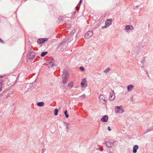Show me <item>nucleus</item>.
Returning a JSON list of instances; mask_svg holds the SVG:
<instances>
[{"label": "nucleus", "mask_w": 153, "mask_h": 153, "mask_svg": "<svg viewBox=\"0 0 153 153\" xmlns=\"http://www.w3.org/2000/svg\"><path fill=\"white\" fill-rule=\"evenodd\" d=\"M134 52L135 53H136V54L137 55H138V52H136V51L135 50L134 51Z\"/></svg>", "instance_id": "obj_39"}, {"label": "nucleus", "mask_w": 153, "mask_h": 153, "mask_svg": "<svg viewBox=\"0 0 153 153\" xmlns=\"http://www.w3.org/2000/svg\"><path fill=\"white\" fill-rule=\"evenodd\" d=\"M108 130L109 131H110L111 130L110 127L109 126L108 127Z\"/></svg>", "instance_id": "obj_34"}, {"label": "nucleus", "mask_w": 153, "mask_h": 153, "mask_svg": "<svg viewBox=\"0 0 153 153\" xmlns=\"http://www.w3.org/2000/svg\"><path fill=\"white\" fill-rule=\"evenodd\" d=\"M145 71L146 72L147 74V75L149 74L148 72L146 70H145Z\"/></svg>", "instance_id": "obj_40"}, {"label": "nucleus", "mask_w": 153, "mask_h": 153, "mask_svg": "<svg viewBox=\"0 0 153 153\" xmlns=\"http://www.w3.org/2000/svg\"><path fill=\"white\" fill-rule=\"evenodd\" d=\"M54 65L55 64H54V62L53 61H52L50 62L48 64V67L49 68H52L53 67Z\"/></svg>", "instance_id": "obj_16"}, {"label": "nucleus", "mask_w": 153, "mask_h": 153, "mask_svg": "<svg viewBox=\"0 0 153 153\" xmlns=\"http://www.w3.org/2000/svg\"><path fill=\"white\" fill-rule=\"evenodd\" d=\"M69 76V75L68 72L65 69L63 71L62 77H65V78H68Z\"/></svg>", "instance_id": "obj_10"}, {"label": "nucleus", "mask_w": 153, "mask_h": 153, "mask_svg": "<svg viewBox=\"0 0 153 153\" xmlns=\"http://www.w3.org/2000/svg\"><path fill=\"white\" fill-rule=\"evenodd\" d=\"M133 27L131 25H127L125 27V30H127V31L129 30H132L133 29Z\"/></svg>", "instance_id": "obj_14"}, {"label": "nucleus", "mask_w": 153, "mask_h": 153, "mask_svg": "<svg viewBox=\"0 0 153 153\" xmlns=\"http://www.w3.org/2000/svg\"><path fill=\"white\" fill-rule=\"evenodd\" d=\"M76 10H78L79 9V7L77 6L76 7Z\"/></svg>", "instance_id": "obj_36"}, {"label": "nucleus", "mask_w": 153, "mask_h": 153, "mask_svg": "<svg viewBox=\"0 0 153 153\" xmlns=\"http://www.w3.org/2000/svg\"><path fill=\"white\" fill-rule=\"evenodd\" d=\"M65 43L66 42L65 41H63L60 43V46H61L62 45H63L65 44Z\"/></svg>", "instance_id": "obj_29"}, {"label": "nucleus", "mask_w": 153, "mask_h": 153, "mask_svg": "<svg viewBox=\"0 0 153 153\" xmlns=\"http://www.w3.org/2000/svg\"><path fill=\"white\" fill-rule=\"evenodd\" d=\"M63 124H64V125H66V129L67 130H68V129H69L68 125H69V123H66L65 122H64Z\"/></svg>", "instance_id": "obj_21"}, {"label": "nucleus", "mask_w": 153, "mask_h": 153, "mask_svg": "<svg viewBox=\"0 0 153 153\" xmlns=\"http://www.w3.org/2000/svg\"><path fill=\"white\" fill-rule=\"evenodd\" d=\"M87 82V81L85 79H83L82 80V82L81 83V85L82 87H86L87 85H85V84Z\"/></svg>", "instance_id": "obj_12"}, {"label": "nucleus", "mask_w": 153, "mask_h": 153, "mask_svg": "<svg viewBox=\"0 0 153 153\" xmlns=\"http://www.w3.org/2000/svg\"><path fill=\"white\" fill-rule=\"evenodd\" d=\"M148 75V77H149H149H150V76H149V74H148V75Z\"/></svg>", "instance_id": "obj_46"}, {"label": "nucleus", "mask_w": 153, "mask_h": 153, "mask_svg": "<svg viewBox=\"0 0 153 153\" xmlns=\"http://www.w3.org/2000/svg\"><path fill=\"white\" fill-rule=\"evenodd\" d=\"M133 87L134 86L132 85H128L127 86L128 91H131L133 89Z\"/></svg>", "instance_id": "obj_15"}, {"label": "nucleus", "mask_w": 153, "mask_h": 153, "mask_svg": "<svg viewBox=\"0 0 153 153\" xmlns=\"http://www.w3.org/2000/svg\"><path fill=\"white\" fill-rule=\"evenodd\" d=\"M112 22V20L111 19H107L105 22V25L104 26L102 27L103 28L108 27L111 24Z\"/></svg>", "instance_id": "obj_1"}, {"label": "nucleus", "mask_w": 153, "mask_h": 153, "mask_svg": "<svg viewBox=\"0 0 153 153\" xmlns=\"http://www.w3.org/2000/svg\"><path fill=\"white\" fill-rule=\"evenodd\" d=\"M73 83L72 82H70L68 85V87L71 88L73 86Z\"/></svg>", "instance_id": "obj_17"}, {"label": "nucleus", "mask_w": 153, "mask_h": 153, "mask_svg": "<svg viewBox=\"0 0 153 153\" xmlns=\"http://www.w3.org/2000/svg\"><path fill=\"white\" fill-rule=\"evenodd\" d=\"M82 2V0H80L79 1V3H81Z\"/></svg>", "instance_id": "obj_41"}, {"label": "nucleus", "mask_w": 153, "mask_h": 153, "mask_svg": "<svg viewBox=\"0 0 153 153\" xmlns=\"http://www.w3.org/2000/svg\"><path fill=\"white\" fill-rule=\"evenodd\" d=\"M36 54L35 52H32L31 53H28L27 56V57L29 59H33L35 56Z\"/></svg>", "instance_id": "obj_2"}, {"label": "nucleus", "mask_w": 153, "mask_h": 153, "mask_svg": "<svg viewBox=\"0 0 153 153\" xmlns=\"http://www.w3.org/2000/svg\"><path fill=\"white\" fill-rule=\"evenodd\" d=\"M42 153H44V152H45V150L44 149H42Z\"/></svg>", "instance_id": "obj_37"}, {"label": "nucleus", "mask_w": 153, "mask_h": 153, "mask_svg": "<svg viewBox=\"0 0 153 153\" xmlns=\"http://www.w3.org/2000/svg\"><path fill=\"white\" fill-rule=\"evenodd\" d=\"M112 92L110 93L109 99L110 100H113L115 98V94L113 90H111Z\"/></svg>", "instance_id": "obj_8"}, {"label": "nucleus", "mask_w": 153, "mask_h": 153, "mask_svg": "<svg viewBox=\"0 0 153 153\" xmlns=\"http://www.w3.org/2000/svg\"><path fill=\"white\" fill-rule=\"evenodd\" d=\"M108 117L107 115H105L101 119V120L103 122H106L108 120Z\"/></svg>", "instance_id": "obj_11"}, {"label": "nucleus", "mask_w": 153, "mask_h": 153, "mask_svg": "<svg viewBox=\"0 0 153 153\" xmlns=\"http://www.w3.org/2000/svg\"><path fill=\"white\" fill-rule=\"evenodd\" d=\"M93 34V33L92 31H87L85 34V37L88 39L91 37Z\"/></svg>", "instance_id": "obj_6"}, {"label": "nucleus", "mask_w": 153, "mask_h": 153, "mask_svg": "<svg viewBox=\"0 0 153 153\" xmlns=\"http://www.w3.org/2000/svg\"><path fill=\"white\" fill-rule=\"evenodd\" d=\"M144 60H141L140 62L141 63H143L144 62Z\"/></svg>", "instance_id": "obj_35"}, {"label": "nucleus", "mask_w": 153, "mask_h": 153, "mask_svg": "<svg viewBox=\"0 0 153 153\" xmlns=\"http://www.w3.org/2000/svg\"><path fill=\"white\" fill-rule=\"evenodd\" d=\"M67 78H65V77H62V82L63 83L65 84L67 82V80L66 79Z\"/></svg>", "instance_id": "obj_22"}, {"label": "nucleus", "mask_w": 153, "mask_h": 153, "mask_svg": "<svg viewBox=\"0 0 153 153\" xmlns=\"http://www.w3.org/2000/svg\"><path fill=\"white\" fill-rule=\"evenodd\" d=\"M33 86V85L31 83H27L25 84L24 85L23 87H26L27 88V90H25V91H29V90Z\"/></svg>", "instance_id": "obj_7"}, {"label": "nucleus", "mask_w": 153, "mask_h": 153, "mask_svg": "<svg viewBox=\"0 0 153 153\" xmlns=\"http://www.w3.org/2000/svg\"><path fill=\"white\" fill-rule=\"evenodd\" d=\"M32 52H34L32 51L31 47H30L29 49V51L28 53H31Z\"/></svg>", "instance_id": "obj_28"}, {"label": "nucleus", "mask_w": 153, "mask_h": 153, "mask_svg": "<svg viewBox=\"0 0 153 153\" xmlns=\"http://www.w3.org/2000/svg\"><path fill=\"white\" fill-rule=\"evenodd\" d=\"M48 40V39L47 38H40L37 41V42L38 44H43L45 42L47 41Z\"/></svg>", "instance_id": "obj_9"}, {"label": "nucleus", "mask_w": 153, "mask_h": 153, "mask_svg": "<svg viewBox=\"0 0 153 153\" xmlns=\"http://www.w3.org/2000/svg\"><path fill=\"white\" fill-rule=\"evenodd\" d=\"M140 66L142 68H143L144 67V66L143 65L141 66Z\"/></svg>", "instance_id": "obj_43"}, {"label": "nucleus", "mask_w": 153, "mask_h": 153, "mask_svg": "<svg viewBox=\"0 0 153 153\" xmlns=\"http://www.w3.org/2000/svg\"><path fill=\"white\" fill-rule=\"evenodd\" d=\"M139 147L137 145H135L133 147V153H136L137 152V150L138 149Z\"/></svg>", "instance_id": "obj_13"}, {"label": "nucleus", "mask_w": 153, "mask_h": 153, "mask_svg": "<svg viewBox=\"0 0 153 153\" xmlns=\"http://www.w3.org/2000/svg\"><path fill=\"white\" fill-rule=\"evenodd\" d=\"M110 70V68L109 67L107 68L103 72L104 73H107Z\"/></svg>", "instance_id": "obj_26"}, {"label": "nucleus", "mask_w": 153, "mask_h": 153, "mask_svg": "<svg viewBox=\"0 0 153 153\" xmlns=\"http://www.w3.org/2000/svg\"><path fill=\"white\" fill-rule=\"evenodd\" d=\"M80 69L82 71H83L84 70V68L82 66H80L79 67Z\"/></svg>", "instance_id": "obj_30"}, {"label": "nucleus", "mask_w": 153, "mask_h": 153, "mask_svg": "<svg viewBox=\"0 0 153 153\" xmlns=\"http://www.w3.org/2000/svg\"><path fill=\"white\" fill-rule=\"evenodd\" d=\"M48 53L47 51L43 52L41 54V56L42 57H43L45 56L46 54Z\"/></svg>", "instance_id": "obj_19"}, {"label": "nucleus", "mask_w": 153, "mask_h": 153, "mask_svg": "<svg viewBox=\"0 0 153 153\" xmlns=\"http://www.w3.org/2000/svg\"><path fill=\"white\" fill-rule=\"evenodd\" d=\"M2 81L1 80H0V88H2Z\"/></svg>", "instance_id": "obj_27"}, {"label": "nucleus", "mask_w": 153, "mask_h": 153, "mask_svg": "<svg viewBox=\"0 0 153 153\" xmlns=\"http://www.w3.org/2000/svg\"><path fill=\"white\" fill-rule=\"evenodd\" d=\"M114 141H111L110 140L105 141L104 144H105L108 147H111L114 145Z\"/></svg>", "instance_id": "obj_4"}, {"label": "nucleus", "mask_w": 153, "mask_h": 153, "mask_svg": "<svg viewBox=\"0 0 153 153\" xmlns=\"http://www.w3.org/2000/svg\"><path fill=\"white\" fill-rule=\"evenodd\" d=\"M2 89V88H0V92H1V91Z\"/></svg>", "instance_id": "obj_44"}, {"label": "nucleus", "mask_w": 153, "mask_h": 153, "mask_svg": "<svg viewBox=\"0 0 153 153\" xmlns=\"http://www.w3.org/2000/svg\"><path fill=\"white\" fill-rule=\"evenodd\" d=\"M65 115V117L67 118H68L69 117L68 114H67V110L65 111L64 112Z\"/></svg>", "instance_id": "obj_23"}, {"label": "nucleus", "mask_w": 153, "mask_h": 153, "mask_svg": "<svg viewBox=\"0 0 153 153\" xmlns=\"http://www.w3.org/2000/svg\"><path fill=\"white\" fill-rule=\"evenodd\" d=\"M3 77H4V76H3L0 75V78H2Z\"/></svg>", "instance_id": "obj_42"}, {"label": "nucleus", "mask_w": 153, "mask_h": 153, "mask_svg": "<svg viewBox=\"0 0 153 153\" xmlns=\"http://www.w3.org/2000/svg\"><path fill=\"white\" fill-rule=\"evenodd\" d=\"M110 153H112V152H111Z\"/></svg>", "instance_id": "obj_47"}, {"label": "nucleus", "mask_w": 153, "mask_h": 153, "mask_svg": "<svg viewBox=\"0 0 153 153\" xmlns=\"http://www.w3.org/2000/svg\"><path fill=\"white\" fill-rule=\"evenodd\" d=\"M81 97L82 99H84L86 95L84 94L82 95Z\"/></svg>", "instance_id": "obj_31"}, {"label": "nucleus", "mask_w": 153, "mask_h": 153, "mask_svg": "<svg viewBox=\"0 0 153 153\" xmlns=\"http://www.w3.org/2000/svg\"><path fill=\"white\" fill-rule=\"evenodd\" d=\"M115 109L116 113H121L124 111V110L121 108V106H115Z\"/></svg>", "instance_id": "obj_3"}, {"label": "nucleus", "mask_w": 153, "mask_h": 153, "mask_svg": "<svg viewBox=\"0 0 153 153\" xmlns=\"http://www.w3.org/2000/svg\"><path fill=\"white\" fill-rule=\"evenodd\" d=\"M130 101L131 102H133L134 101V100H133V98H131V100Z\"/></svg>", "instance_id": "obj_38"}, {"label": "nucleus", "mask_w": 153, "mask_h": 153, "mask_svg": "<svg viewBox=\"0 0 153 153\" xmlns=\"http://www.w3.org/2000/svg\"><path fill=\"white\" fill-rule=\"evenodd\" d=\"M0 43H4V42L3 40L0 38Z\"/></svg>", "instance_id": "obj_32"}, {"label": "nucleus", "mask_w": 153, "mask_h": 153, "mask_svg": "<svg viewBox=\"0 0 153 153\" xmlns=\"http://www.w3.org/2000/svg\"><path fill=\"white\" fill-rule=\"evenodd\" d=\"M139 5H137V6H136V7H139Z\"/></svg>", "instance_id": "obj_45"}, {"label": "nucleus", "mask_w": 153, "mask_h": 153, "mask_svg": "<svg viewBox=\"0 0 153 153\" xmlns=\"http://www.w3.org/2000/svg\"><path fill=\"white\" fill-rule=\"evenodd\" d=\"M148 132H150L151 131H153V126L149 127L148 129H147Z\"/></svg>", "instance_id": "obj_24"}, {"label": "nucleus", "mask_w": 153, "mask_h": 153, "mask_svg": "<svg viewBox=\"0 0 153 153\" xmlns=\"http://www.w3.org/2000/svg\"><path fill=\"white\" fill-rule=\"evenodd\" d=\"M148 132L147 129L145 131H144L143 132V133H144V134H146Z\"/></svg>", "instance_id": "obj_33"}, {"label": "nucleus", "mask_w": 153, "mask_h": 153, "mask_svg": "<svg viewBox=\"0 0 153 153\" xmlns=\"http://www.w3.org/2000/svg\"><path fill=\"white\" fill-rule=\"evenodd\" d=\"M58 110L57 108L55 109L54 110V115L56 116H57L58 115Z\"/></svg>", "instance_id": "obj_20"}, {"label": "nucleus", "mask_w": 153, "mask_h": 153, "mask_svg": "<svg viewBox=\"0 0 153 153\" xmlns=\"http://www.w3.org/2000/svg\"><path fill=\"white\" fill-rule=\"evenodd\" d=\"M58 19L59 20V22L62 23V22L63 21V19L61 17H59L58 18Z\"/></svg>", "instance_id": "obj_25"}, {"label": "nucleus", "mask_w": 153, "mask_h": 153, "mask_svg": "<svg viewBox=\"0 0 153 153\" xmlns=\"http://www.w3.org/2000/svg\"><path fill=\"white\" fill-rule=\"evenodd\" d=\"M44 102H38L37 103V105L39 106H42L44 105Z\"/></svg>", "instance_id": "obj_18"}, {"label": "nucleus", "mask_w": 153, "mask_h": 153, "mask_svg": "<svg viewBox=\"0 0 153 153\" xmlns=\"http://www.w3.org/2000/svg\"><path fill=\"white\" fill-rule=\"evenodd\" d=\"M100 100V102H102V100L104 101V102H102V104H105L106 102V96L105 95H100L99 97Z\"/></svg>", "instance_id": "obj_5"}]
</instances>
